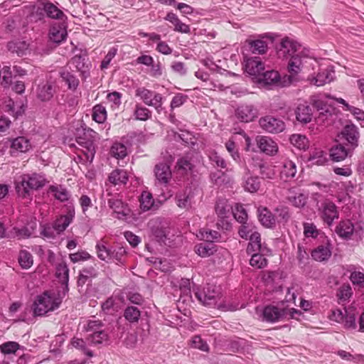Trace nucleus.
Listing matches in <instances>:
<instances>
[{
	"instance_id": "obj_14",
	"label": "nucleus",
	"mask_w": 364,
	"mask_h": 364,
	"mask_svg": "<svg viewBox=\"0 0 364 364\" xmlns=\"http://www.w3.org/2000/svg\"><path fill=\"white\" fill-rule=\"evenodd\" d=\"M55 92V87L53 82L46 81L38 85L36 90V97L42 102L49 101Z\"/></svg>"
},
{
	"instance_id": "obj_37",
	"label": "nucleus",
	"mask_w": 364,
	"mask_h": 364,
	"mask_svg": "<svg viewBox=\"0 0 364 364\" xmlns=\"http://www.w3.org/2000/svg\"><path fill=\"white\" fill-rule=\"evenodd\" d=\"M141 316V311L137 307L127 306L124 311V317L130 323H138Z\"/></svg>"
},
{
	"instance_id": "obj_7",
	"label": "nucleus",
	"mask_w": 364,
	"mask_h": 364,
	"mask_svg": "<svg viewBox=\"0 0 364 364\" xmlns=\"http://www.w3.org/2000/svg\"><path fill=\"white\" fill-rule=\"evenodd\" d=\"M259 124L263 130L273 134L282 132L285 129L284 122L282 119L272 116H265L260 118Z\"/></svg>"
},
{
	"instance_id": "obj_26",
	"label": "nucleus",
	"mask_w": 364,
	"mask_h": 364,
	"mask_svg": "<svg viewBox=\"0 0 364 364\" xmlns=\"http://www.w3.org/2000/svg\"><path fill=\"white\" fill-rule=\"evenodd\" d=\"M296 118L297 121L303 124H307L312 119V110L309 105L306 104H300L295 111Z\"/></svg>"
},
{
	"instance_id": "obj_41",
	"label": "nucleus",
	"mask_w": 364,
	"mask_h": 364,
	"mask_svg": "<svg viewBox=\"0 0 364 364\" xmlns=\"http://www.w3.org/2000/svg\"><path fill=\"white\" fill-rule=\"evenodd\" d=\"M70 63L80 72L83 75H85L88 72V65L85 63V58L81 55H75L70 61Z\"/></svg>"
},
{
	"instance_id": "obj_11",
	"label": "nucleus",
	"mask_w": 364,
	"mask_h": 364,
	"mask_svg": "<svg viewBox=\"0 0 364 364\" xmlns=\"http://www.w3.org/2000/svg\"><path fill=\"white\" fill-rule=\"evenodd\" d=\"M43 11L46 16L50 18L61 20L65 17L64 13L57 6L48 0H43L39 3L37 8V13Z\"/></svg>"
},
{
	"instance_id": "obj_64",
	"label": "nucleus",
	"mask_w": 364,
	"mask_h": 364,
	"mask_svg": "<svg viewBox=\"0 0 364 364\" xmlns=\"http://www.w3.org/2000/svg\"><path fill=\"white\" fill-rule=\"evenodd\" d=\"M176 203L178 207L188 208L191 206V197L186 193H179L176 196Z\"/></svg>"
},
{
	"instance_id": "obj_43",
	"label": "nucleus",
	"mask_w": 364,
	"mask_h": 364,
	"mask_svg": "<svg viewBox=\"0 0 364 364\" xmlns=\"http://www.w3.org/2000/svg\"><path fill=\"white\" fill-rule=\"evenodd\" d=\"M97 257L103 261L109 262L111 260L112 250L108 248L104 242H97L96 245Z\"/></svg>"
},
{
	"instance_id": "obj_47",
	"label": "nucleus",
	"mask_w": 364,
	"mask_h": 364,
	"mask_svg": "<svg viewBox=\"0 0 364 364\" xmlns=\"http://www.w3.org/2000/svg\"><path fill=\"white\" fill-rule=\"evenodd\" d=\"M107 118V111L102 105H97L92 109V119L97 123H103Z\"/></svg>"
},
{
	"instance_id": "obj_60",
	"label": "nucleus",
	"mask_w": 364,
	"mask_h": 364,
	"mask_svg": "<svg viewBox=\"0 0 364 364\" xmlns=\"http://www.w3.org/2000/svg\"><path fill=\"white\" fill-rule=\"evenodd\" d=\"M350 279L354 285L359 288H364V274L359 271H354L350 275Z\"/></svg>"
},
{
	"instance_id": "obj_42",
	"label": "nucleus",
	"mask_w": 364,
	"mask_h": 364,
	"mask_svg": "<svg viewBox=\"0 0 364 364\" xmlns=\"http://www.w3.org/2000/svg\"><path fill=\"white\" fill-rule=\"evenodd\" d=\"M60 76L70 90H75L78 87L79 80L73 73L68 71H63L60 73Z\"/></svg>"
},
{
	"instance_id": "obj_19",
	"label": "nucleus",
	"mask_w": 364,
	"mask_h": 364,
	"mask_svg": "<svg viewBox=\"0 0 364 364\" xmlns=\"http://www.w3.org/2000/svg\"><path fill=\"white\" fill-rule=\"evenodd\" d=\"M154 173L157 181L166 185L171 178L172 173L170 166L166 163H159L155 166Z\"/></svg>"
},
{
	"instance_id": "obj_15",
	"label": "nucleus",
	"mask_w": 364,
	"mask_h": 364,
	"mask_svg": "<svg viewBox=\"0 0 364 364\" xmlns=\"http://www.w3.org/2000/svg\"><path fill=\"white\" fill-rule=\"evenodd\" d=\"M237 117L243 122L252 121L257 116V110L251 105H242L236 111Z\"/></svg>"
},
{
	"instance_id": "obj_24",
	"label": "nucleus",
	"mask_w": 364,
	"mask_h": 364,
	"mask_svg": "<svg viewBox=\"0 0 364 364\" xmlns=\"http://www.w3.org/2000/svg\"><path fill=\"white\" fill-rule=\"evenodd\" d=\"M335 231L340 237L349 239L354 232V225L350 220H341Z\"/></svg>"
},
{
	"instance_id": "obj_46",
	"label": "nucleus",
	"mask_w": 364,
	"mask_h": 364,
	"mask_svg": "<svg viewBox=\"0 0 364 364\" xmlns=\"http://www.w3.org/2000/svg\"><path fill=\"white\" fill-rule=\"evenodd\" d=\"M296 173V164L291 161H287L284 163L281 174L286 180L295 176Z\"/></svg>"
},
{
	"instance_id": "obj_59",
	"label": "nucleus",
	"mask_w": 364,
	"mask_h": 364,
	"mask_svg": "<svg viewBox=\"0 0 364 364\" xmlns=\"http://www.w3.org/2000/svg\"><path fill=\"white\" fill-rule=\"evenodd\" d=\"M304 234L306 237L316 238L318 235V230L312 223H304Z\"/></svg>"
},
{
	"instance_id": "obj_58",
	"label": "nucleus",
	"mask_w": 364,
	"mask_h": 364,
	"mask_svg": "<svg viewBox=\"0 0 364 364\" xmlns=\"http://www.w3.org/2000/svg\"><path fill=\"white\" fill-rule=\"evenodd\" d=\"M71 343L73 346V347L82 350L85 355H88L89 357H92L93 355L92 351L87 348L85 341L82 338H73L71 341Z\"/></svg>"
},
{
	"instance_id": "obj_55",
	"label": "nucleus",
	"mask_w": 364,
	"mask_h": 364,
	"mask_svg": "<svg viewBox=\"0 0 364 364\" xmlns=\"http://www.w3.org/2000/svg\"><path fill=\"white\" fill-rule=\"evenodd\" d=\"M353 291L349 284H343L338 290L337 296L340 301H346L352 296Z\"/></svg>"
},
{
	"instance_id": "obj_16",
	"label": "nucleus",
	"mask_w": 364,
	"mask_h": 364,
	"mask_svg": "<svg viewBox=\"0 0 364 364\" xmlns=\"http://www.w3.org/2000/svg\"><path fill=\"white\" fill-rule=\"evenodd\" d=\"M75 217V210L73 208H69L65 215H62L56 218L53 225L60 235L68 225L72 223Z\"/></svg>"
},
{
	"instance_id": "obj_13",
	"label": "nucleus",
	"mask_w": 364,
	"mask_h": 364,
	"mask_svg": "<svg viewBox=\"0 0 364 364\" xmlns=\"http://www.w3.org/2000/svg\"><path fill=\"white\" fill-rule=\"evenodd\" d=\"M215 208L218 218L228 226V219L230 218L233 209L228 200L223 198H218Z\"/></svg>"
},
{
	"instance_id": "obj_29",
	"label": "nucleus",
	"mask_w": 364,
	"mask_h": 364,
	"mask_svg": "<svg viewBox=\"0 0 364 364\" xmlns=\"http://www.w3.org/2000/svg\"><path fill=\"white\" fill-rule=\"evenodd\" d=\"M257 212L259 220L263 226L272 228L275 225V218L267 208L259 207Z\"/></svg>"
},
{
	"instance_id": "obj_31",
	"label": "nucleus",
	"mask_w": 364,
	"mask_h": 364,
	"mask_svg": "<svg viewBox=\"0 0 364 364\" xmlns=\"http://www.w3.org/2000/svg\"><path fill=\"white\" fill-rule=\"evenodd\" d=\"M108 180L114 186L124 185L128 181V175L126 171L117 168L111 172Z\"/></svg>"
},
{
	"instance_id": "obj_18",
	"label": "nucleus",
	"mask_w": 364,
	"mask_h": 364,
	"mask_svg": "<svg viewBox=\"0 0 364 364\" xmlns=\"http://www.w3.org/2000/svg\"><path fill=\"white\" fill-rule=\"evenodd\" d=\"M299 46L294 41L285 38L279 44L277 54L280 58L292 56L297 50Z\"/></svg>"
},
{
	"instance_id": "obj_40",
	"label": "nucleus",
	"mask_w": 364,
	"mask_h": 364,
	"mask_svg": "<svg viewBox=\"0 0 364 364\" xmlns=\"http://www.w3.org/2000/svg\"><path fill=\"white\" fill-rule=\"evenodd\" d=\"M18 261L20 266L23 269H28L30 268L33 263V256L32 255L26 250H21L19 252Z\"/></svg>"
},
{
	"instance_id": "obj_63",
	"label": "nucleus",
	"mask_w": 364,
	"mask_h": 364,
	"mask_svg": "<svg viewBox=\"0 0 364 364\" xmlns=\"http://www.w3.org/2000/svg\"><path fill=\"white\" fill-rule=\"evenodd\" d=\"M20 346L18 343L14 341H9L3 343L1 346V350L4 354H10L15 353L18 348Z\"/></svg>"
},
{
	"instance_id": "obj_17",
	"label": "nucleus",
	"mask_w": 364,
	"mask_h": 364,
	"mask_svg": "<svg viewBox=\"0 0 364 364\" xmlns=\"http://www.w3.org/2000/svg\"><path fill=\"white\" fill-rule=\"evenodd\" d=\"M279 74L274 70L262 72L256 78L257 82L262 86L278 85L279 83Z\"/></svg>"
},
{
	"instance_id": "obj_56",
	"label": "nucleus",
	"mask_w": 364,
	"mask_h": 364,
	"mask_svg": "<svg viewBox=\"0 0 364 364\" xmlns=\"http://www.w3.org/2000/svg\"><path fill=\"white\" fill-rule=\"evenodd\" d=\"M108 339V336L103 330L94 331L90 334V340L95 344H101Z\"/></svg>"
},
{
	"instance_id": "obj_34",
	"label": "nucleus",
	"mask_w": 364,
	"mask_h": 364,
	"mask_svg": "<svg viewBox=\"0 0 364 364\" xmlns=\"http://www.w3.org/2000/svg\"><path fill=\"white\" fill-rule=\"evenodd\" d=\"M55 274L59 281L63 284H68L69 280V269L65 262L60 261L55 267Z\"/></svg>"
},
{
	"instance_id": "obj_35",
	"label": "nucleus",
	"mask_w": 364,
	"mask_h": 364,
	"mask_svg": "<svg viewBox=\"0 0 364 364\" xmlns=\"http://www.w3.org/2000/svg\"><path fill=\"white\" fill-rule=\"evenodd\" d=\"M309 161L314 165H324L327 162L326 154L320 149H314L310 152Z\"/></svg>"
},
{
	"instance_id": "obj_23",
	"label": "nucleus",
	"mask_w": 364,
	"mask_h": 364,
	"mask_svg": "<svg viewBox=\"0 0 364 364\" xmlns=\"http://www.w3.org/2000/svg\"><path fill=\"white\" fill-rule=\"evenodd\" d=\"M353 150L350 147L346 148L342 144H337L331 149L330 156L333 161H341L350 155Z\"/></svg>"
},
{
	"instance_id": "obj_45",
	"label": "nucleus",
	"mask_w": 364,
	"mask_h": 364,
	"mask_svg": "<svg viewBox=\"0 0 364 364\" xmlns=\"http://www.w3.org/2000/svg\"><path fill=\"white\" fill-rule=\"evenodd\" d=\"M140 208L143 211H147L154 205V200L151 193L147 191L142 192L140 199Z\"/></svg>"
},
{
	"instance_id": "obj_9",
	"label": "nucleus",
	"mask_w": 364,
	"mask_h": 364,
	"mask_svg": "<svg viewBox=\"0 0 364 364\" xmlns=\"http://www.w3.org/2000/svg\"><path fill=\"white\" fill-rule=\"evenodd\" d=\"M255 142L259 151L268 156H274L278 152L277 144L269 136H257Z\"/></svg>"
},
{
	"instance_id": "obj_62",
	"label": "nucleus",
	"mask_w": 364,
	"mask_h": 364,
	"mask_svg": "<svg viewBox=\"0 0 364 364\" xmlns=\"http://www.w3.org/2000/svg\"><path fill=\"white\" fill-rule=\"evenodd\" d=\"M188 100V96L182 93L176 94L171 102V109H174L182 106Z\"/></svg>"
},
{
	"instance_id": "obj_49",
	"label": "nucleus",
	"mask_w": 364,
	"mask_h": 364,
	"mask_svg": "<svg viewBox=\"0 0 364 364\" xmlns=\"http://www.w3.org/2000/svg\"><path fill=\"white\" fill-rule=\"evenodd\" d=\"M249 46L252 53L263 54L267 50V43L262 40L251 41Z\"/></svg>"
},
{
	"instance_id": "obj_57",
	"label": "nucleus",
	"mask_w": 364,
	"mask_h": 364,
	"mask_svg": "<svg viewBox=\"0 0 364 364\" xmlns=\"http://www.w3.org/2000/svg\"><path fill=\"white\" fill-rule=\"evenodd\" d=\"M311 100L312 105L318 111H321L320 114L326 116L328 114L331 115V112L328 110L326 104L323 101L318 99L317 97H313Z\"/></svg>"
},
{
	"instance_id": "obj_50",
	"label": "nucleus",
	"mask_w": 364,
	"mask_h": 364,
	"mask_svg": "<svg viewBox=\"0 0 364 364\" xmlns=\"http://www.w3.org/2000/svg\"><path fill=\"white\" fill-rule=\"evenodd\" d=\"M250 264L252 267L257 269H262L267 265V260L261 253L256 252L252 253V257L250 260Z\"/></svg>"
},
{
	"instance_id": "obj_1",
	"label": "nucleus",
	"mask_w": 364,
	"mask_h": 364,
	"mask_svg": "<svg viewBox=\"0 0 364 364\" xmlns=\"http://www.w3.org/2000/svg\"><path fill=\"white\" fill-rule=\"evenodd\" d=\"M46 184L45 178L38 173L24 174L16 183L18 196L26 198L30 196L31 191L42 188Z\"/></svg>"
},
{
	"instance_id": "obj_30",
	"label": "nucleus",
	"mask_w": 364,
	"mask_h": 364,
	"mask_svg": "<svg viewBox=\"0 0 364 364\" xmlns=\"http://www.w3.org/2000/svg\"><path fill=\"white\" fill-rule=\"evenodd\" d=\"M250 242L247 247V252L252 254L253 252H263L264 250L262 247L260 234L257 232H254L250 235Z\"/></svg>"
},
{
	"instance_id": "obj_2",
	"label": "nucleus",
	"mask_w": 364,
	"mask_h": 364,
	"mask_svg": "<svg viewBox=\"0 0 364 364\" xmlns=\"http://www.w3.org/2000/svg\"><path fill=\"white\" fill-rule=\"evenodd\" d=\"M196 297L204 306L217 307L218 309L228 311H234L235 308L227 307L219 301L221 299L220 294L217 287L213 285L207 284L202 290L198 289L195 292Z\"/></svg>"
},
{
	"instance_id": "obj_28",
	"label": "nucleus",
	"mask_w": 364,
	"mask_h": 364,
	"mask_svg": "<svg viewBox=\"0 0 364 364\" xmlns=\"http://www.w3.org/2000/svg\"><path fill=\"white\" fill-rule=\"evenodd\" d=\"M311 256L316 261L323 262L328 259L331 256V245L329 243L318 246L312 252Z\"/></svg>"
},
{
	"instance_id": "obj_8",
	"label": "nucleus",
	"mask_w": 364,
	"mask_h": 364,
	"mask_svg": "<svg viewBox=\"0 0 364 364\" xmlns=\"http://www.w3.org/2000/svg\"><path fill=\"white\" fill-rule=\"evenodd\" d=\"M359 137L358 128L352 123L345 125L341 132V139L345 140L351 149L358 146Z\"/></svg>"
},
{
	"instance_id": "obj_39",
	"label": "nucleus",
	"mask_w": 364,
	"mask_h": 364,
	"mask_svg": "<svg viewBox=\"0 0 364 364\" xmlns=\"http://www.w3.org/2000/svg\"><path fill=\"white\" fill-rule=\"evenodd\" d=\"M176 167L178 171L183 173L191 171L194 167V161L192 156L189 155L184 156L179 159L177 161Z\"/></svg>"
},
{
	"instance_id": "obj_10",
	"label": "nucleus",
	"mask_w": 364,
	"mask_h": 364,
	"mask_svg": "<svg viewBox=\"0 0 364 364\" xmlns=\"http://www.w3.org/2000/svg\"><path fill=\"white\" fill-rule=\"evenodd\" d=\"M245 72L255 79L264 70V65L259 57H247L245 60Z\"/></svg>"
},
{
	"instance_id": "obj_27",
	"label": "nucleus",
	"mask_w": 364,
	"mask_h": 364,
	"mask_svg": "<svg viewBox=\"0 0 364 364\" xmlns=\"http://www.w3.org/2000/svg\"><path fill=\"white\" fill-rule=\"evenodd\" d=\"M334 77V72L329 69H325L319 72L316 77H313L310 81L316 86H322L331 82Z\"/></svg>"
},
{
	"instance_id": "obj_36",
	"label": "nucleus",
	"mask_w": 364,
	"mask_h": 364,
	"mask_svg": "<svg viewBox=\"0 0 364 364\" xmlns=\"http://www.w3.org/2000/svg\"><path fill=\"white\" fill-rule=\"evenodd\" d=\"M49 192L51 193L55 199L60 202L68 200L70 195L69 191L61 186H50Z\"/></svg>"
},
{
	"instance_id": "obj_33",
	"label": "nucleus",
	"mask_w": 364,
	"mask_h": 364,
	"mask_svg": "<svg viewBox=\"0 0 364 364\" xmlns=\"http://www.w3.org/2000/svg\"><path fill=\"white\" fill-rule=\"evenodd\" d=\"M8 50L18 56L23 55L28 50V44L24 41H13L8 43Z\"/></svg>"
},
{
	"instance_id": "obj_32",
	"label": "nucleus",
	"mask_w": 364,
	"mask_h": 364,
	"mask_svg": "<svg viewBox=\"0 0 364 364\" xmlns=\"http://www.w3.org/2000/svg\"><path fill=\"white\" fill-rule=\"evenodd\" d=\"M4 109L5 112L9 113V114L17 118L24 112V109L22 105H16L13 100L11 98L5 100L4 102Z\"/></svg>"
},
{
	"instance_id": "obj_4",
	"label": "nucleus",
	"mask_w": 364,
	"mask_h": 364,
	"mask_svg": "<svg viewBox=\"0 0 364 364\" xmlns=\"http://www.w3.org/2000/svg\"><path fill=\"white\" fill-rule=\"evenodd\" d=\"M135 95L139 97L145 105L153 107L160 114L163 110V96L158 92L151 91L145 87H138Z\"/></svg>"
},
{
	"instance_id": "obj_12",
	"label": "nucleus",
	"mask_w": 364,
	"mask_h": 364,
	"mask_svg": "<svg viewBox=\"0 0 364 364\" xmlns=\"http://www.w3.org/2000/svg\"><path fill=\"white\" fill-rule=\"evenodd\" d=\"M309 58V55L308 50H302L299 54H294L292 56H291V60L289 63V73L292 75L299 73L304 64L307 62Z\"/></svg>"
},
{
	"instance_id": "obj_5",
	"label": "nucleus",
	"mask_w": 364,
	"mask_h": 364,
	"mask_svg": "<svg viewBox=\"0 0 364 364\" xmlns=\"http://www.w3.org/2000/svg\"><path fill=\"white\" fill-rule=\"evenodd\" d=\"M317 210L321 219L328 226H331L335 220L339 218V211L336 205L329 199H325L321 204L316 203Z\"/></svg>"
},
{
	"instance_id": "obj_21",
	"label": "nucleus",
	"mask_w": 364,
	"mask_h": 364,
	"mask_svg": "<svg viewBox=\"0 0 364 364\" xmlns=\"http://www.w3.org/2000/svg\"><path fill=\"white\" fill-rule=\"evenodd\" d=\"M308 198L307 194L299 191H296L295 189L289 190L287 200L289 203L296 208H304L307 203Z\"/></svg>"
},
{
	"instance_id": "obj_25",
	"label": "nucleus",
	"mask_w": 364,
	"mask_h": 364,
	"mask_svg": "<svg viewBox=\"0 0 364 364\" xmlns=\"http://www.w3.org/2000/svg\"><path fill=\"white\" fill-rule=\"evenodd\" d=\"M67 31L65 26L61 23L54 24L50 29L49 38L50 41L60 43L65 39Z\"/></svg>"
},
{
	"instance_id": "obj_38",
	"label": "nucleus",
	"mask_w": 364,
	"mask_h": 364,
	"mask_svg": "<svg viewBox=\"0 0 364 364\" xmlns=\"http://www.w3.org/2000/svg\"><path fill=\"white\" fill-rule=\"evenodd\" d=\"M215 252V245L212 242L200 243L196 246V252L202 257H209Z\"/></svg>"
},
{
	"instance_id": "obj_3",
	"label": "nucleus",
	"mask_w": 364,
	"mask_h": 364,
	"mask_svg": "<svg viewBox=\"0 0 364 364\" xmlns=\"http://www.w3.org/2000/svg\"><path fill=\"white\" fill-rule=\"evenodd\" d=\"M61 302V299L55 294L45 292L38 295L33 304V315L43 316L48 311H53L59 307Z\"/></svg>"
},
{
	"instance_id": "obj_44",
	"label": "nucleus",
	"mask_w": 364,
	"mask_h": 364,
	"mask_svg": "<svg viewBox=\"0 0 364 364\" xmlns=\"http://www.w3.org/2000/svg\"><path fill=\"white\" fill-rule=\"evenodd\" d=\"M289 139L291 144L299 149H306L309 146V140L304 135L292 134Z\"/></svg>"
},
{
	"instance_id": "obj_6",
	"label": "nucleus",
	"mask_w": 364,
	"mask_h": 364,
	"mask_svg": "<svg viewBox=\"0 0 364 364\" xmlns=\"http://www.w3.org/2000/svg\"><path fill=\"white\" fill-rule=\"evenodd\" d=\"M297 313L298 311L295 309H279L275 306L269 305L265 306L262 311V320L274 323L283 320L288 316L289 318H292L294 316V314Z\"/></svg>"
},
{
	"instance_id": "obj_48",
	"label": "nucleus",
	"mask_w": 364,
	"mask_h": 364,
	"mask_svg": "<svg viewBox=\"0 0 364 364\" xmlns=\"http://www.w3.org/2000/svg\"><path fill=\"white\" fill-rule=\"evenodd\" d=\"M235 219L241 224H245L247 219V213L242 205L237 204L232 210Z\"/></svg>"
},
{
	"instance_id": "obj_54",
	"label": "nucleus",
	"mask_w": 364,
	"mask_h": 364,
	"mask_svg": "<svg viewBox=\"0 0 364 364\" xmlns=\"http://www.w3.org/2000/svg\"><path fill=\"white\" fill-rule=\"evenodd\" d=\"M111 154L117 159H123L127 154V147L121 143H114L111 147Z\"/></svg>"
},
{
	"instance_id": "obj_22",
	"label": "nucleus",
	"mask_w": 364,
	"mask_h": 364,
	"mask_svg": "<svg viewBox=\"0 0 364 364\" xmlns=\"http://www.w3.org/2000/svg\"><path fill=\"white\" fill-rule=\"evenodd\" d=\"M31 147L30 141L24 136H18L14 139L11 145V155H15L16 153H25L28 151Z\"/></svg>"
},
{
	"instance_id": "obj_53",
	"label": "nucleus",
	"mask_w": 364,
	"mask_h": 364,
	"mask_svg": "<svg viewBox=\"0 0 364 364\" xmlns=\"http://www.w3.org/2000/svg\"><path fill=\"white\" fill-rule=\"evenodd\" d=\"M254 166L255 168H259V173L262 176L263 178H273L274 175V169L269 166H268L267 164L262 161H259L258 163L255 164Z\"/></svg>"
},
{
	"instance_id": "obj_51",
	"label": "nucleus",
	"mask_w": 364,
	"mask_h": 364,
	"mask_svg": "<svg viewBox=\"0 0 364 364\" xmlns=\"http://www.w3.org/2000/svg\"><path fill=\"white\" fill-rule=\"evenodd\" d=\"M260 187V181L258 177L250 176L247 178L244 183V188L247 191L255 193L259 190Z\"/></svg>"
},
{
	"instance_id": "obj_52",
	"label": "nucleus",
	"mask_w": 364,
	"mask_h": 364,
	"mask_svg": "<svg viewBox=\"0 0 364 364\" xmlns=\"http://www.w3.org/2000/svg\"><path fill=\"white\" fill-rule=\"evenodd\" d=\"M134 117L136 119L140 121H146L151 118V111L145 107L140 105H136L134 110Z\"/></svg>"
},
{
	"instance_id": "obj_61",
	"label": "nucleus",
	"mask_w": 364,
	"mask_h": 364,
	"mask_svg": "<svg viewBox=\"0 0 364 364\" xmlns=\"http://www.w3.org/2000/svg\"><path fill=\"white\" fill-rule=\"evenodd\" d=\"M41 234L44 237L49 240L55 239L60 235L53 224L45 225L41 231Z\"/></svg>"
},
{
	"instance_id": "obj_20",
	"label": "nucleus",
	"mask_w": 364,
	"mask_h": 364,
	"mask_svg": "<svg viewBox=\"0 0 364 364\" xmlns=\"http://www.w3.org/2000/svg\"><path fill=\"white\" fill-rule=\"evenodd\" d=\"M108 205L117 214L118 219H124L130 214V209L120 199L110 198L108 200Z\"/></svg>"
}]
</instances>
